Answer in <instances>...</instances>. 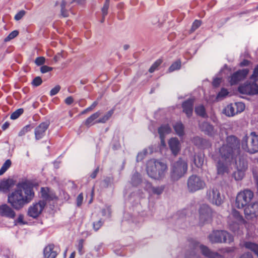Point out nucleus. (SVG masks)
Masks as SVG:
<instances>
[{"mask_svg":"<svg viewBox=\"0 0 258 258\" xmlns=\"http://www.w3.org/2000/svg\"><path fill=\"white\" fill-rule=\"evenodd\" d=\"M239 155V141L234 136L228 137L225 142L217 149L214 157L218 174H229L236 164Z\"/></svg>","mask_w":258,"mask_h":258,"instance_id":"nucleus-1","label":"nucleus"},{"mask_svg":"<svg viewBox=\"0 0 258 258\" xmlns=\"http://www.w3.org/2000/svg\"><path fill=\"white\" fill-rule=\"evenodd\" d=\"M34 197L32 184L29 181H23L17 185V188L8 195V202L16 210L21 209L29 203Z\"/></svg>","mask_w":258,"mask_h":258,"instance_id":"nucleus-2","label":"nucleus"},{"mask_svg":"<svg viewBox=\"0 0 258 258\" xmlns=\"http://www.w3.org/2000/svg\"><path fill=\"white\" fill-rule=\"evenodd\" d=\"M167 165L160 160L151 159L147 164V172L152 178L160 179L162 178L167 171Z\"/></svg>","mask_w":258,"mask_h":258,"instance_id":"nucleus-3","label":"nucleus"},{"mask_svg":"<svg viewBox=\"0 0 258 258\" xmlns=\"http://www.w3.org/2000/svg\"><path fill=\"white\" fill-rule=\"evenodd\" d=\"M192 250L190 253L187 254L186 258H197V252L199 250H201L202 253L208 258H224V256L217 252L211 251L208 247L199 242L194 241L191 243Z\"/></svg>","mask_w":258,"mask_h":258,"instance_id":"nucleus-4","label":"nucleus"},{"mask_svg":"<svg viewBox=\"0 0 258 258\" xmlns=\"http://www.w3.org/2000/svg\"><path fill=\"white\" fill-rule=\"evenodd\" d=\"M242 148L251 154L258 152V135L255 132H251L249 136L244 137L242 142Z\"/></svg>","mask_w":258,"mask_h":258,"instance_id":"nucleus-5","label":"nucleus"},{"mask_svg":"<svg viewBox=\"0 0 258 258\" xmlns=\"http://www.w3.org/2000/svg\"><path fill=\"white\" fill-rule=\"evenodd\" d=\"M253 197V192L249 189L239 191L236 197L235 206L238 209L244 208L250 203Z\"/></svg>","mask_w":258,"mask_h":258,"instance_id":"nucleus-6","label":"nucleus"},{"mask_svg":"<svg viewBox=\"0 0 258 258\" xmlns=\"http://www.w3.org/2000/svg\"><path fill=\"white\" fill-rule=\"evenodd\" d=\"M187 163L183 160L179 159L173 164L171 168V176L173 180H178L186 172Z\"/></svg>","mask_w":258,"mask_h":258,"instance_id":"nucleus-7","label":"nucleus"},{"mask_svg":"<svg viewBox=\"0 0 258 258\" xmlns=\"http://www.w3.org/2000/svg\"><path fill=\"white\" fill-rule=\"evenodd\" d=\"M212 243L225 242L229 243L233 240V236L225 231H214L209 236Z\"/></svg>","mask_w":258,"mask_h":258,"instance_id":"nucleus-8","label":"nucleus"},{"mask_svg":"<svg viewBox=\"0 0 258 258\" xmlns=\"http://www.w3.org/2000/svg\"><path fill=\"white\" fill-rule=\"evenodd\" d=\"M199 220L201 224H210L212 221L213 212L207 205H203L199 210Z\"/></svg>","mask_w":258,"mask_h":258,"instance_id":"nucleus-9","label":"nucleus"},{"mask_svg":"<svg viewBox=\"0 0 258 258\" xmlns=\"http://www.w3.org/2000/svg\"><path fill=\"white\" fill-rule=\"evenodd\" d=\"M206 183L200 177L196 175L190 176L187 181V187L191 192H195L204 188Z\"/></svg>","mask_w":258,"mask_h":258,"instance_id":"nucleus-10","label":"nucleus"},{"mask_svg":"<svg viewBox=\"0 0 258 258\" xmlns=\"http://www.w3.org/2000/svg\"><path fill=\"white\" fill-rule=\"evenodd\" d=\"M239 92L241 94L254 95L258 94V85L256 82L251 81L246 82L238 88Z\"/></svg>","mask_w":258,"mask_h":258,"instance_id":"nucleus-11","label":"nucleus"},{"mask_svg":"<svg viewBox=\"0 0 258 258\" xmlns=\"http://www.w3.org/2000/svg\"><path fill=\"white\" fill-rule=\"evenodd\" d=\"M46 205V203L44 201H39L33 203L28 208V215L34 218L38 217L41 214Z\"/></svg>","mask_w":258,"mask_h":258,"instance_id":"nucleus-12","label":"nucleus"},{"mask_svg":"<svg viewBox=\"0 0 258 258\" xmlns=\"http://www.w3.org/2000/svg\"><path fill=\"white\" fill-rule=\"evenodd\" d=\"M245 217L247 219H252L258 216V202L249 204L244 210Z\"/></svg>","mask_w":258,"mask_h":258,"instance_id":"nucleus-13","label":"nucleus"},{"mask_svg":"<svg viewBox=\"0 0 258 258\" xmlns=\"http://www.w3.org/2000/svg\"><path fill=\"white\" fill-rule=\"evenodd\" d=\"M207 196L209 200L214 204L219 206L222 203L220 192L217 189H210L207 192Z\"/></svg>","mask_w":258,"mask_h":258,"instance_id":"nucleus-14","label":"nucleus"},{"mask_svg":"<svg viewBox=\"0 0 258 258\" xmlns=\"http://www.w3.org/2000/svg\"><path fill=\"white\" fill-rule=\"evenodd\" d=\"M249 72L247 69L239 70L234 73L230 77V83L231 85L237 84L238 82L244 79Z\"/></svg>","mask_w":258,"mask_h":258,"instance_id":"nucleus-15","label":"nucleus"},{"mask_svg":"<svg viewBox=\"0 0 258 258\" xmlns=\"http://www.w3.org/2000/svg\"><path fill=\"white\" fill-rule=\"evenodd\" d=\"M41 198L43 199L41 201H44L46 203L47 201H50L57 199V196L54 192L48 187H41Z\"/></svg>","mask_w":258,"mask_h":258,"instance_id":"nucleus-16","label":"nucleus"},{"mask_svg":"<svg viewBox=\"0 0 258 258\" xmlns=\"http://www.w3.org/2000/svg\"><path fill=\"white\" fill-rule=\"evenodd\" d=\"M0 216L14 219L16 216V213L12 208L5 204L0 205Z\"/></svg>","mask_w":258,"mask_h":258,"instance_id":"nucleus-17","label":"nucleus"},{"mask_svg":"<svg viewBox=\"0 0 258 258\" xmlns=\"http://www.w3.org/2000/svg\"><path fill=\"white\" fill-rule=\"evenodd\" d=\"M49 125L48 122H43L36 127L35 130V136L36 140H39L44 136L45 132L48 128Z\"/></svg>","mask_w":258,"mask_h":258,"instance_id":"nucleus-18","label":"nucleus"},{"mask_svg":"<svg viewBox=\"0 0 258 258\" xmlns=\"http://www.w3.org/2000/svg\"><path fill=\"white\" fill-rule=\"evenodd\" d=\"M169 147L174 155H176L180 150V144L179 140L175 138H172L168 141Z\"/></svg>","mask_w":258,"mask_h":258,"instance_id":"nucleus-19","label":"nucleus"},{"mask_svg":"<svg viewBox=\"0 0 258 258\" xmlns=\"http://www.w3.org/2000/svg\"><path fill=\"white\" fill-rule=\"evenodd\" d=\"M44 258H55L57 253L54 250V245L53 244H49L46 246L43 250Z\"/></svg>","mask_w":258,"mask_h":258,"instance_id":"nucleus-20","label":"nucleus"},{"mask_svg":"<svg viewBox=\"0 0 258 258\" xmlns=\"http://www.w3.org/2000/svg\"><path fill=\"white\" fill-rule=\"evenodd\" d=\"M194 99H189L184 102L182 104L183 111L188 117H190L192 113Z\"/></svg>","mask_w":258,"mask_h":258,"instance_id":"nucleus-21","label":"nucleus"},{"mask_svg":"<svg viewBox=\"0 0 258 258\" xmlns=\"http://www.w3.org/2000/svg\"><path fill=\"white\" fill-rule=\"evenodd\" d=\"M200 126L202 131L209 136H214L216 134L217 131L208 122H204Z\"/></svg>","mask_w":258,"mask_h":258,"instance_id":"nucleus-22","label":"nucleus"},{"mask_svg":"<svg viewBox=\"0 0 258 258\" xmlns=\"http://www.w3.org/2000/svg\"><path fill=\"white\" fill-rule=\"evenodd\" d=\"M231 216L233 220L232 225L246 224L245 221L238 211H233Z\"/></svg>","mask_w":258,"mask_h":258,"instance_id":"nucleus-23","label":"nucleus"},{"mask_svg":"<svg viewBox=\"0 0 258 258\" xmlns=\"http://www.w3.org/2000/svg\"><path fill=\"white\" fill-rule=\"evenodd\" d=\"M13 185L12 179H8L2 180L0 182V192H7Z\"/></svg>","mask_w":258,"mask_h":258,"instance_id":"nucleus-24","label":"nucleus"},{"mask_svg":"<svg viewBox=\"0 0 258 258\" xmlns=\"http://www.w3.org/2000/svg\"><path fill=\"white\" fill-rule=\"evenodd\" d=\"M100 114L101 112L100 111H97L93 113L85 120V124L87 126H91L98 123V120L96 119L99 117Z\"/></svg>","mask_w":258,"mask_h":258,"instance_id":"nucleus-25","label":"nucleus"},{"mask_svg":"<svg viewBox=\"0 0 258 258\" xmlns=\"http://www.w3.org/2000/svg\"><path fill=\"white\" fill-rule=\"evenodd\" d=\"M145 188L150 192L156 195H160L164 190V187L162 186L158 187H152L150 183H147Z\"/></svg>","mask_w":258,"mask_h":258,"instance_id":"nucleus-26","label":"nucleus"},{"mask_svg":"<svg viewBox=\"0 0 258 258\" xmlns=\"http://www.w3.org/2000/svg\"><path fill=\"white\" fill-rule=\"evenodd\" d=\"M204 162V155L202 153L196 154L194 159V163L198 168H201Z\"/></svg>","mask_w":258,"mask_h":258,"instance_id":"nucleus-27","label":"nucleus"},{"mask_svg":"<svg viewBox=\"0 0 258 258\" xmlns=\"http://www.w3.org/2000/svg\"><path fill=\"white\" fill-rule=\"evenodd\" d=\"M223 113L227 116H233L237 114L234 104L228 105L223 110Z\"/></svg>","mask_w":258,"mask_h":258,"instance_id":"nucleus-28","label":"nucleus"},{"mask_svg":"<svg viewBox=\"0 0 258 258\" xmlns=\"http://www.w3.org/2000/svg\"><path fill=\"white\" fill-rule=\"evenodd\" d=\"M245 167L238 169L233 173V177L236 180H241L244 176Z\"/></svg>","mask_w":258,"mask_h":258,"instance_id":"nucleus-29","label":"nucleus"},{"mask_svg":"<svg viewBox=\"0 0 258 258\" xmlns=\"http://www.w3.org/2000/svg\"><path fill=\"white\" fill-rule=\"evenodd\" d=\"M171 131V130L168 125H162L158 129V133L160 137H164L166 134H169Z\"/></svg>","mask_w":258,"mask_h":258,"instance_id":"nucleus-30","label":"nucleus"},{"mask_svg":"<svg viewBox=\"0 0 258 258\" xmlns=\"http://www.w3.org/2000/svg\"><path fill=\"white\" fill-rule=\"evenodd\" d=\"M244 246L246 248L253 251L258 257V244L250 242H246L244 243Z\"/></svg>","mask_w":258,"mask_h":258,"instance_id":"nucleus-31","label":"nucleus"},{"mask_svg":"<svg viewBox=\"0 0 258 258\" xmlns=\"http://www.w3.org/2000/svg\"><path fill=\"white\" fill-rule=\"evenodd\" d=\"M174 131L177 135L181 136L183 135L184 127L181 122H177L174 125Z\"/></svg>","mask_w":258,"mask_h":258,"instance_id":"nucleus-32","label":"nucleus"},{"mask_svg":"<svg viewBox=\"0 0 258 258\" xmlns=\"http://www.w3.org/2000/svg\"><path fill=\"white\" fill-rule=\"evenodd\" d=\"M181 68V61L179 60H176L173 62L171 66L169 68L168 72L169 73L179 70Z\"/></svg>","mask_w":258,"mask_h":258,"instance_id":"nucleus-33","label":"nucleus"},{"mask_svg":"<svg viewBox=\"0 0 258 258\" xmlns=\"http://www.w3.org/2000/svg\"><path fill=\"white\" fill-rule=\"evenodd\" d=\"M113 110H110L108 111L102 117L98 119L97 122L104 123L112 116Z\"/></svg>","mask_w":258,"mask_h":258,"instance_id":"nucleus-34","label":"nucleus"},{"mask_svg":"<svg viewBox=\"0 0 258 258\" xmlns=\"http://www.w3.org/2000/svg\"><path fill=\"white\" fill-rule=\"evenodd\" d=\"M11 161L8 159L6 161L0 169V175H3L11 166Z\"/></svg>","mask_w":258,"mask_h":258,"instance_id":"nucleus-35","label":"nucleus"},{"mask_svg":"<svg viewBox=\"0 0 258 258\" xmlns=\"http://www.w3.org/2000/svg\"><path fill=\"white\" fill-rule=\"evenodd\" d=\"M72 0H63L62 1L61 3V15L63 17H67L68 14L67 12H65L64 8L66 6H67L68 3H72Z\"/></svg>","mask_w":258,"mask_h":258,"instance_id":"nucleus-36","label":"nucleus"},{"mask_svg":"<svg viewBox=\"0 0 258 258\" xmlns=\"http://www.w3.org/2000/svg\"><path fill=\"white\" fill-rule=\"evenodd\" d=\"M235 108L236 109V113H241L245 109V105L242 102H236L234 103Z\"/></svg>","mask_w":258,"mask_h":258,"instance_id":"nucleus-37","label":"nucleus"},{"mask_svg":"<svg viewBox=\"0 0 258 258\" xmlns=\"http://www.w3.org/2000/svg\"><path fill=\"white\" fill-rule=\"evenodd\" d=\"M196 113L201 116L204 117L206 115L205 109L203 105H199L195 108Z\"/></svg>","mask_w":258,"mask_h":258,"instance_id":"nucleus-38","label":"nucleus"},{"mask_svg":"<svg viewBox=\"0 0 258 258\" xmlns=\"http://www.w3.org/2000/svg\"><path fill=\"white\" fill-rule=\"evenodd\" d=\"M27 222L24 220L23 215L20 214L18 218L15 220V225H26Z\"/></svg>","mask_w":258,"mask_h":258,"instance_id":"nucleus-39","label":"nucleus"},{"mask_svg":"<svg viewBox=\"0 0 258 258\" xmlns=\"http://www.w3.org/2000/svg\"><path fill=\"white\" fill-rule=\"evenodd\" d=\"M207 142V141L200 137H196L194 139V143L199 146L201 147L205 148V143Z\"/></svg>","mask_w":258,"mask_h":258,"instance_id":"nucleus-40","label":"nucleus"},{"mask_svg":"<svg viewBox=\"0 0 258 258\" xmlns=\"http://www.w3.org/2000/svg\"><path fill=\"white\" fill-rule=\"evenodd\" d=\"M250 80L254 82L258 81V64L254 68L253 73L250 77Z\"/></svg>","mask_w":258,"mask_h":258,"instance_id":"nucleus-41","label":"nucleus"},{"mask_svg":"<svg viewBox=\"0 0 258 258\" xmlns=\"http://www.w3.org/2000/svg\"><path fill=\"white\" fill-rule=\"evenodd\" d=\"M228 91L226 89L223 88L221 89L220 92L218 94L216 98L217 100H221L224 97H225L227 95H228Z\"/></svg>","mask_w":258,"mask_h":258,"instance_id":"nucleus-42","label":"nucleus"},{"mask_svg":"<svg viewBox=\"0 0 258 258\" xmlns=\"http://www.w3.org/2000/svg\"><path fill=\"white\" fill-rule=\"evenodd\" d=\"M162 60L160 59L157 60L149 69V71L150 73L154 72L157 68L161 64Z\"/></svg>","mask_w":258,"mask_h":258,"instance_id":"nucleus-43","label":"nucleus"},{"mask_svg":"<svg viewBox=\"0 0 258 258\" xmlns=\"http://www.w3.org/2000/svg\"><path fill=\"white\" fill-rule=\"evenodd\" d=\"M132 182L134 185H137L140 182V176L138 173H135L132 178Z\"/></svg>","mask_w":258,"mask_h":258,"instance_id":"nucleus-44","label":"nucleus"},{"mask_svg":"<svg viewBox=\"0 0 258 258\" xmlns=\"http://www.w3.org/2000/svg\"><path fill=\"white\" fill-rule=\"evenodd\" d=\"M23 112V109L20 108L14 112L11 115V118L15 119L18 118Z\"/></svg>","mask_w":258,"mask_h":258,"instance_id":"nucleus-45","label":"nucleus"},{"mask_svg":"<svg viewBox=\"0 0 258 258\" xmlns=\"http://www.w3.org/2000/svg\"><path fill=\"white\" fill-rule=\"evenodd\" d=\"M19 34V32L17 30L12 31L9 35L5 39V42H8L15 38Z\"/></svg>","mask_w":258,"mask_h":258,"instance_id":"nucleus-46","label":"nucleus"},{"mask_svg":"<svg viewBox=\"0 0 258 258\" xmlns=\"http://www.w3.org/2000/svg\"><path fill=\"white\" fill-rule=\"evenodd\" d=\"M31 130V126L27 125L24 126L19 133V136H22Z\"/></svg>","mask_w":258,"mask_h":258,"instance_id":"nucleus-47","label":"nucleus"},{"mask_svg":"<svg viewBox=\"0 0 258 258\" xmlns=\"http://www.w3.org/2000/svg\"><path fill=\"white\" fill-rule=\"evenodd\" d=\"M109 6V5H108L107 3L104 4L103 8H102V13L103 16L102 22L104 21V17L107 15Z\"/></svg>","mask_w":258,"mask_h":258,"instance_id":"nucleus-48","label":"nucleus"},{"mask_svg":"<svg viewBox=\"0 0 258 258\" xmlns=\"http://www.w3.org/2000/svg\"><path fill=\"white\" fill-rule=\"evenodd\" d=\"M60 86L56 85L50 90L49 94L51 96H53L57 94L58 92L60 91Z\"/></svg>","mask_w":258,"mask_h":258,"instance_id":"nucleus-49","label":"nucleus"},{"mask_svg":"<svg viewBox=\"0 0 258 258\" xmlns=\"http://www.w3.org/2000/svg\"><path fill=\"white\" fill-rule=\"evenodd\" d=\"M42 81L40 77H37L34 79L32 84L34 86H38L42 84Z\"/></svg>","mask_w":258,"mask_h":258,"instance_id":"nucleus-50","label":"nucleus"},{"mask_svg":"<svg viewBox=\"0 0 258 258\" xmlns=\"http://www.w3.org/2000/svg\"><path fill=\"white\" fill-rule=\"evenodd\" d=\"M201 25V22L200 20H195L192 24L191 31H194L198 29Z\"/></svg>","mask_w":258,"mask_h":258,"instance_id":"nucleus-51","label":"nucleus"},{"mask_svg":"<svg viewBox=\"0 0 258 258\" xmlns=\"http://www.w3.org/2000/svg\"><path fill=\"white\" fill-rule=\"evenodd\" d=\"M35 62L37 66L42 65L45 62V58L44 57H38L36 58Z\"/></svg>","mask_w":258,"mask_h":258,"instance_id":"nucleus-52","label":"nucleus"},{"mask_svg":"<svg viewBox=\"0 0 258 258\" xmlns=\"http://www.w3.org/2000/svg\"><path fill=\"white\" fill-rule=\"evenodd\" d=\"M147 152L146 150H144L143 152L139 153L137 157V161H141L144 158V156L146 155Z\"/></svg>","mask_w":258,"mask_h":258,"instance_id":"nucleus-53","label":"nucleus"},{"mask_svg":"<svg viewBox=\"0 0 258 258\" xmlns=\"http://www.w3.org/2000/svg\"><path fill=\"white\" fill-rule=\"evenodd\" d=\"M84 240L83 239H80L78 242V249L79 251V252L81 254L83 253L82 250L83 248V245H84Z\"/></svg>","mask_w":258,"mask_h":258,"instance_id":"nucleus-54","label":"nucleus"},{"mask_svg":"<svg viewBox=\"0 0 258 258\" xmlns=\"http://www.w3.org/2000/svg\"><path fill=\"white\" fill-rule=\"evenodd\" d=\"M25 14V12L23 10L18 12L15 16V19L17 21L20 20Z\"/></svg>","mask_w":258,"mask_h":258,"instance_id":"nucleus-55","label":"nucleus"},{"mask_svg":"<svg viewBox=\"0 0 258 258\" xmlns=\"http://www.w3.org/2000/svg\"><path fill=\"white\" fill-rule=\"evenodd\" d=\"M83 194L81 193L78 195V196L77 198V205L78 207H80V206H81V205L83 203Z\"/></svg>","mask_w":258,"mask_h":258,"instance_id":"nucleus-56","label":"nucleus"},{"mask_svg":"<svg viewBox=\"0 0 258 258\" xmlns=\"http://www.w3.org/2000/svg\"><path fill=\"white\" fill-rule=\"evenodd\" d=\"M52 70V68L47 66H43L41 67L40 71L42 73L48 72Z\"/></svg>","mask_w":258,"mask_h":258,"instance_id":"nucleus-57","label":"nucleus"},{"mask_svg":"<svg viewBox=\"0 0 258 258\" xmlns=\"http://www.w3.org/2000/svg\"><path fill=\"white\" fill-rule=\"evenodd\" d=\"M221 82V79L220 78H215L213 80V85L215 87H217L219 85Z\"/></svg>","mask_w":258,"mask_h":258,"instance_id":"nucleus-58","label":"nucleus"},{"mask_svg":"<svg viewBox=\"0 0 258 258\" xmlns=\"http://www.w3.org/2000/svg\"><path fill=\"white\" fill-rule=\"evenodd\" d=\"M73 102L74 99L72 96L67 97L64 100L65 103L68 105H71Z\"/></svg>","mask_w":258,"mask_h":258,"instance_id":"nucleus-59","label":"nucleus"},{"mask_svg":"<svg viewBox=\"0 0 258 258\" xmlns=\"http://www.w3.org/2000/svg\"><path fill=\"white\" fill-rule=\"evenodd\" d=\"M97 102H94L90 106L86 108V110H89L90 111L92 110L97 105Z\"/></svg>","mask_w":258,"mask_h":258,"instance_id":"nucleus-60","label":"nucleus"},{"mask_svg":"<svg viewBox=\"0 0 258 258\" xmlns=\"http://www.w3.org/2000/svg\"><path fill=\"white\" fill-rule=\"evenodd\" d=\"M63 57L62 54L60 53H58L56 55H55L53 59H54V61L56 62L59 60L60 57Z\"/></svg>","mask_w":258,"mask_h":258,"instance_id":"nucleus-61","label":"nucleus"},{"mask_svg":"<svg viewBox=\"0 0 258 258\" xmlns=\"http://www.w3.org/2000/svg\"><path fill=\"white\" fill-rule=\"evenodd\" d=\"M240 258H252V256L250 253H246L243 254Z\"/></svg>","mask_w":258,"mask_h":258,"instance_id":"nucleus-62","label":"nucleus"},{"mask_svg":"<svg viewBox=\"0 0 258 258\" xmlns=\"http://www.w3.org/2000/svg\"><path fill=\"white\" fill-rule=\"evenodd\" d=\"M249 61L247 60H244L240 63V66H248L249 63Z\"/></svg>","mask_w":258,"mask_h":258,"instance_id":"nucleus-63","label":"nucleus"},{"mask_svg":"<svg viewBox=\"0 0 258 258\" xmlns=\"http://www.w3.org/2000/svg\"><path fill=\"white\" fill-rule=\"evenodd\" d=\"M233 250V249L231 248H227L226 249H224L223 250H220L221 251V253H224L225 252H231Z\"/></svg>","mask_w":258,"mask_h":258,"instance_id":"nucleus-64","label":"nucleus"}]
</instances>
